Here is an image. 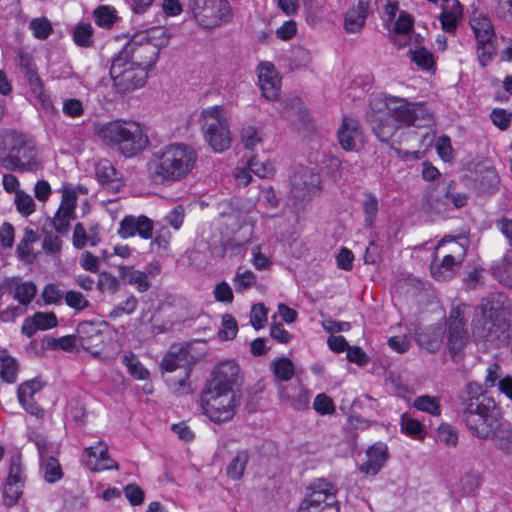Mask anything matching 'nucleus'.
<instances>
[{"label":"nucleus","mask_w":512,"mask_h":512,"mask_svg":"<svg viewBox=\"0 0 512 512\" xmlns=\"http://www.w3.org/2000/svg\"><path fill=\"white\" fill-rule=\"evenodd\" d=\"M85 465L91 471L117 469V463L109 457L108 447L104 442L85 449Z\"/></svg>","instance_id":"aec40b11"},{"label":"nucleus","mask_w":512,"mask_h":512,"mask_svg":"<svg viewBox=\"0 0 512 512\" xmlns=\"http://www.w3.org/2000/svg\"><path fill=\"white\" fill-rule=\"evenodd\" d=\"M98 239L96 238L95 233L93 236H88L84 226L81 223H77L74 227L73 231V244L76 248H83L87 244L92 246L96 245Z\"/></svg>","instance_id":"13d9d810"},{"label":"nucleus","mask_w":512,"mask_h":512,"mask_svg":"<svg viewBox=\"0 0 512 512\" xmlns=\"http://www.w3.org/2000/svg\"><path fill=\"white\" fill-rule=\"evenodd\" d=\"M110 75L117 91L126 93L142 87L146 82L148 73L145 68L120 51L113 58Z\"/></svg>","instance_id":"1a4fd4ad"},{"label":"nucleus","mask_w":512,"mask_h":512,"mask_svg":"<svg viewBox=\"0 0 512 512\" xmlns=\"http://www.w3.org/2000/svg\"><path fill=\"white\" fill-rule=\"evenodd\" d=\"M321 192V179L318 173L307 167H298L290 177V193L295 205L302 207Z\"/></svg>","instance_id":"ddd939ff"},{"label":"nucleus","mask_w":512,"mask_h":512,"mask_svg":"<svg viewBox=\"0 0 512 512\" xmlns=\"http://www.w3.org/2000/svg\"><path fill=\"white\" fill-rule=\"evenodd\" d=\"M502 378L501 366L496 362L491 363L486 369V376L484 379L485 388L498 387V381Z\"/></svg>","instance_id":"69168bd1"},{"label":"nucleus","mask_w":512,"mask_h":512,"mask_svg":"<svg viewBox=\"0 0 512 512\" xmlns=\"http://www.w3.org/2000/svg\"><path fill=\"white\" fill-rule=\"evenodd\" d=\"M59 192L61 193V203L55 213L53 224L58 232L63 233L67 231L71 220L75 217L78 196L87 194L88 189L83 185L74 186L63 183Z\"/></svg>","instance_id":"dca6fc26"},{"label":"nucleus","mask_w":512,"mask_h":512,"mask_svg":"<svg viewBox=\"0 0 512 512\" xmlns=\"http://www.w3.org/2000/svg\"><path fill=\"white\" fill-rule=\"evenodd\" d=\"M240 368L233 360L218 363L212 370L205 387L228 393H236L235 387L239 378Z\"/></svg>","instance_id":"f3484780"},{"label":"nucleus","mask_w":512,"mask_h":512,"mask_svg":"<svg viewBox=\"0 0 512 512\" xmlns=\"http://www.w3.org/2000/svg\"><path fill=\"white\" fill-rule=\"evenodd\" d=\"M73 40L78 46H91L93 44L92 25L90 23H78L73 29Z\"/></svg>","instance_id":"de8ad7c7"},{"label":"nucleus","mask_w":512,"mask_h":512,"mask_svg":"<svg viewBox=\"0 0 512 512\" xmlns=\"http://www.w3.org/2000/svg\"><path fill=\"white\" fill-rule=\"evenodd\" d=\"M268 310L262 303L254 304L250 312V323L256 329L263 328L267 323Z\"/></svg>","instance_id":"052dcab7"},{"label":"nucleus","mask_w":512,"mask_h":512,"mask_svg":"<svg viewBox=\"0 0 512 512\" xmlns=\"http://www.w3.org/2000/svg\"><path fill=\"white\" fill-rule=\"evenodd\" d=\"M441 341L442 333L436 328H428L417 334L418 344L428 351L437 350L440 347Z\"/></svg>","instance_id":"4c0bfd02"},{"label":"nucleus","mask_w":512,"mask_h":512,"mask_svg":"<svg viewBox=\"0 0 512 512\" xmlns=\"http://www.w3.org/2000/svg\"><path fill=\"white\" fill-rule=\"evenodd\" d=\"M171 35L165 27L157 26L135 33L121 50L148 71L156 64L160 51L167 47Z\"/></svg>","instance_id":"423d86ee"},{"label":"nucleus","mask_w":512,"mask_h":512,"mask_svg":"<svg viewBox=\"0 0 512 512\" xmlns=\"http://www.w3.org/2000/svg\"><path fill=\"white\" fill-rule=\"evenodd\" d=\"M77 338L84 350L92 355L99 353L98 347L103 343V334L97 323L81 322L77 327Z\"/></svg>","instance_id":"4be33fe9"},{"label":"nucleus","mask_w":512,"mask_h":512,"mask_svg":"<svg viewBox=\"0 0 512 512\" xmlns=\"http://www.w3.org/2000/svg\"><path fill=\"white\" fill-rule=\"evenodd\" d=\"M121 275L128 284L134 286L139 292H145L151 286L149 275L145 272L124 267L121 269Z\"/></svg>","instance_id":"f704fd0d"},{"label":"nucleus","mask_w":512,"mask_h":512,"mask_svg":"<svg viewBox=\"0 0 512 512\" xmlns=\"http://www.w3.org/2000/svg\"><path fill=\"white\" fill-rule=\"evenodd\" d=\"M122 363L135 379L145 380L149 377V371L140 363L135 354L131 352L125 353L122 358Z\"/></svg>","instance_id":"58836bf2"},{"label":"nucleus","mask_w":512,"mask_h":512,"mask_svg":"<svg viewBox=\"0 0 512 512\" xmlns=\"http://www.w3.org/2000/svg\"><path fill=\"white\" fill-rule=\"evenodd\" d=\"M199 123L203 138L215 153L229 149L232 143L227 113L222 106H210L201 111Z\"/></svg>","instance_id":"6e6552de"},{"label":"nucleus","mask_w":512,"mask_h":512,"mask_svg":"<svg viewBox=\"0 0 512 512\" xmlns=\"http://www.w3.org/2000/svg\"><path fill=\"white\" fill-rule=\"evenodd\" d=\"M435 150L440 159L444 162H451L455 157L451 139L447 135H441L436 138Z\"/></svg>","instance_id":"8fccbe9b"},{"label":"nucleus","mask_w":512,"mask_h":512,"mask_svg":"<svg viewBox=\"0 0 512 512\" xmlns=\"http://www.w3.org/2000/svg\"><path fill=\"white\" fill-rule=\"evenodd\" d=\"M438 258L433 259L430 270L431 275L434 279L438 281H447L452 279L462 262L456 260H449L447 258L441 257V260L438 261Z\"/></svg>","instance_id":"2f4dec72"},{"label":"nucleus","mask_w":512,"mask_h":512,"mask_svg":"<svg viewBox=\"0 0 512 512\" xmlns=\"http://www.w3.org/2000/svg\"><path fill=\"white\" fill-rule=\"evenodd\" d=\"M493 274L503 285L512 288V255H507L503 261L493 268Z\"/></svg>","instance_id":"49530a36"},{"label":"nucleus","mask_w":512,"mask_h":512,"mask_svg":"<svg viewBox=\"0 0 512 512\" xmlns=\"http://www.w3.org/2000/svg\"><path fill=\"white\" fill-rule=\"evenodd\" d=\"M95 22L102 28H110L116 20V11L109 6H100L94 11Z\"/></svg>","instance_id":"3c124183"},{"label":"nucleus","mask_w":512,"mask_h":512,"mask_svg":"<svg viewBox=\"0 0 512 512\" xmlns=\"http://www.w3.org/2000/svg\"><path fill=\"white\" fill-rule=\"evenodd\" d=\"M491 121L500 130H506L512 120V113L502 108H495L490 114Z\"/></svg>","instance_id":"e2e57ef3"},{"label":"nucleus","mask_w":512,"mask_h":512,"mask_svg":"<svg viewBox=\"0 0 512 512\" xmlns=\"http://www.w3.org/2000/svg\"><path fill=\"white\" fill-rule=\"evenodd\" d=\"M313 407L321 415L332 414L335 410L332 399L325 394L316 396Z\"/></svg>","instance_id":"774afa93"},{"label":"nucleus","mask_w":512,"mask_h":512,"mask_svg":"<svg viewBox=\"0 0 512 512\" xmlns=\"http://www.w3.org/2000/svg\"><path fill=\"white\" fill-rule=\"evenodd\" d=\"M10 289L12 290V300L23 305L25 309L37 293L36 285L31 281H11L0 287V290L10 291Z\"/></svg>","instance_id":"c85d7f7f"},{"label":"nucleus","mask_w":512,"mask_h":512,"mask_svg":"<svg viewBox=\"0 0 512 512\" xmlns=\"http://www.w3.org/2000/svg\"><path fill=\"white\" fill-rule=\"evenodd\" d=\"M296 397L292 398L286 389H282L280 396L283 400H286L290 405L297 409L302 410L308 407L310 401V395L306 389L301 386L294 387Z\"/></svg>","instance_id":"ea45409f"},{"label":"nucleus","mask_w":512,"mask_h":512,"mask_svg":"<svg viewBox=\"0 0 512 512\" xmlns=\"http://www.w3.org/2000/svg\"><path fill=\"white\" fill-rule=\"evenodd\" d=\"M258 83L267 100H276L281 91V78L274 64L261 62L257 67Z\"/></svg>","instance_id":"6ab92c4d"},{"label":"nucleus","mask_w":512,"mask_h":512,"mask_svg":"<svg viewBox=\"0 0 512 512\" xmlns=\"http://www.w3.org/2000/svg\"><path fill=\"white\" fill-rule=\"evenodd\" d=\"M238 332V325L235 318L230 314H225L222 317V328L218 332L221 340H231Z\"/></svg>","instance_id":"bf43d9fd"},{"label":"nucleus","mask_w":512,"mask_h":512,"mask_svg":"<svg viewBox=\"0 0 512 512\" xmlns=\"http://www.w3.org/2000/svg\"><path fill=\"white\" fill-rule=\"evenodd\" d=\"M200 403L203 413L211 421L226 422L235 415L237 395L205 387L201 393Z\"/></svg>","instance_id":"9d476101"},{"label":"nucleus","mask_w":512,"mask_h":512,"mask_svg":"<svg viewBox=\"0 0 512 512\" xmlns=\"http://www.w3.org/2000/svg\"><path fill=\"white\" fill-rule=\"evenodd\" d=\"M12 290H0V320L3 322H13L19 316L26 312V309L20 303L12 302Z\"/></svg>","instance_id":"7c9ffc66"},{"label":"nucleus","mask_w":512,"mask_h":512,"mask_svg":"<svg viewBox=\"0 0 512 512\" xmlns=\"http://www.w3.org/2000/svg\"><path fill=\"white\" fill-rule=\"evenodd\" d=\"M247 451H239L226 468L227 475L233 480H239L245 471L248 463Z\"/></svg>","instance_id":"37998d69"},{"label":"nucleus","mask_w":512,"mask_h":512,"mask_svg":"<svg viewBox=\"0 0 512 512\" xmlns=\"http://www.w3.org/2000/svg\"><path fill=\"white\" fill-rule=\"evenodd\" d=\"M249 169L260 178H268L274 175L275 168L270 161L260 162L257 157L248 160Z\"/></svg>","instance_id":"5fc2aeb1"},{"label":"nucleus","mask_w":512,"mask_h":512,"mask_svg":"<svg viewBox=\"0 0 512 512\" xmlns=\"http://www.w3.org/2000/svg\"><path fill=\"white\" fill-rule=\"evenodd\" d=\"M467 240L465 238L454 239L453 237H444L436 246L434 257L447 258L463 262L466 255Z\"/></svg>","instance_id":"a878e982"},{"label":"nucleus","mask_w":512,"mask_h":512,"mask_svg":"<svg viewBox=\"0 0 512 512\" xmlns=\"http://www.w3.org/2000/svg\"><path fill=\"white\" fill-rule=\"evenodd\" d=\"M189 8L197 23L206 29L220 26L230 16L227 0H190Z\"/></svg>","instance_id":"f8f14e48"},{"label":"nucleus","mask_w":512,"mask_h":512,"mask_svg":"<svg viewBox=\"0 0 512 512\" xmlns=\"http://www.w3.org/2000/svg\"><path fill=\"white\" fill-rule=\"evenodd\" d=\"M25 474L19 457H13L10 462L8 477L3 488L5 506H14L22 496Z\"/></svg>","instance_id":"a211bd4d"},{"label":"nucleus","mask_w":512,"mask_h":512,"mask_svg":"<svg viewBox=\"0 0 512 512\" xmlns=\"http://www.w3.org/2000/svg\"><path fill=\"white\" fill-rule=\"evenodd\" d=\"M337 137L340 146L344 150H356L357 143L362 139V133L358 121L352 117H343L342 123L337 132Z\"/></svg>","instance_id":"b1692460"},{"label":"nucleus","mask_w":512,"mask_h":512,"mask_svg":"<svg viewBox=\"0 0 512 512\" xmlns=\"http://www.w3.org/2000/svg\"><path fill=\"white\" fill-rule=\"evenodd\" d=\"M440 22L446 32H454L463 16V8L458 0H445L440 4Z\"/></svg>","instance_id":"bb28decb"},{"label":"nucleus","mask_w":512,"mask_h":512,"mask_svg":"<svg viewBox=\"0 0 512 512\" xmlns=\"http://www.w3.org/2000/svg\"><path fill=\"white\" fill-rule=\"evenodd\" d=\"M369 0H359L357 5L348 9L345 15L344 28L348 33L359 32L365 24Z\"/></svg>","instance_id":"c756f323"},{"label":"nucleus","mask_w":512,"mask_h":512,"mask_svg":"<svg viewBox=\"0 0 512 512\" xmlns=\"http://www.w3.org/2000/svg\"><path fill=\"white\" fill-rule=\"evenodd\" d=\"M187 360V351L182 347L172 346L162 361V368L173 372L182 367Z\"/></svg>","instance_id":"c9c22d12"},{"label":"nucleus","mask_w":512,"mask_h":512,"mask_svg":"<svg viewBox=\"0 0 512 512\" xmlns=\"http://www.w3.org/2000/svg\"><path fill=\"white\" fill-rule=\"evenodd\" d=\"M438 442L448 447H455L458 443V434L454 428L448 424H441L436 431Z\"/></svg>","instance_id":"4d7b16f0"},{"label":"nucleus","mask_w":512,"mask_h":512,"mask_svg":"<svg viewBox=\"0 0 512 512\" xmlns=\"http://www.w3.org/2000/svg\"><path fill=\"white\" fill-rule=\"evenodd\" d=\"M241 143L246 150L253 151L261 142V131L254 126L244 127L240 132Z\"/></svg>","instance_id":"09e8293b"},{"label":"nucleus","mask_w":512,"mask_h":512,"mask_svg":"<svg viewBox=\"0 0 512 512\" xmlns=\"http://www.w3.org/2000/svg\"><path fill=\"white\" fill-rule=\"evenodd\" d=\"M196 150L185 143H170L155 151L147 163V173L155 184L178 182L195 168Z\"/></svg>","instance_id":"7ed1b4c3"},{"label":"nucleus","mask_w":512,"mask_h":512,"mask_svg":"<svg viewBox=\"0 0 512 512\" xmlns=\"http://www.w3.org/2000/svg\"><path fill=\"white\" fill-rule=\"evenodd\" d=\"M469 306L464 303L453 304L447 320V340L449 352L457 357L468 343L465 316Z\"/></svg>","instance_id":"2eb2a0df"},{"label":"nucleus","mask_w":512,"mask_h":512,"mask_svg":"<svg viewBox=\"0 0 512 512\" xmlns=\"http://www.w3.org/2000/svg\"><path fill=\"white\" fill-rule=\"evenodd\" d=\"M138 217L129 215L123 218L120 222L118 234L122 238H129L136 235Z\"/></svg>","instance_id":"0e129e2a"},{"label":"nucleus","mask_w":512,"mask_h":512,"mask_svg":"<svg viewBox=\"0 0 512 512\" xmlns=\"http://www.w3.org/2000/svg\"><path fill=\"white\" fill-rule=\"evenodd\" d=\"M413 28L412 17L404 11H401L390 31V36L394 44L402 47L405 43L398 40V37H406L410 34Z\"/></svg>","instance_id":"72a5a7b5"},{"label":"nucleus","mask_w":512,"mask_h":512,"mask_svg":"<svg viewBox=\"0 0 512 512\" xmlns=\"http://www.w3.org/2000/svg\"><path fill=\"white\" fill-rule=\"evenodd\" d=\"M413 406L417 410L433 416H439L441 414L440 403L437 397L429 395L419 396L414 400Z\"/></svg>","instance_id":"a18cd8bd"},{"label":"nucleus","mask_w":512,"mask_h":512,"mask_svg":"<svg viewBox=\"0 0 512 512\" xmlns=\"http://www.w3.org/2000/svg\"><path fill=\"white\" fill-rule=\"evenodd\" d=\"M373 131L382 142L392 140L402 127H428L433 115L423 103H412L405 98L381 94L370 101L367 115Z\"/></svg>","instance_id":"f257e3e1"},{"label":"nucleus","mask_w":512,"mask_h":512,"mask_svg":"<svg viewBox=\"0 0 512 512\" xmlns=\"http://www.w3.org/2000/svg\"><path fill=\"white\" fill-rule=\"evenodd\" d=\"M470 25L477 43V56L480 64L486 66L495 55V31L488 17L480 12H473Z\"/></svg>","instance_id":"4468645a"},{"label":"nucleus","mask_w":512,"mask_h":512,"mask_svg":"<svg viewBox=\"0 0 512 512\" xmlns=\"http://www.w3.org/2000/svg\"><path fill=\"white\" fill-rule=\"evenodd\" d=\"M470 401L464 411V420L471 433L480 438H492L503 451L512 450V428L502 418V410L492 397L482 393L481 385H467Z\"/></svg>","instance_id":"f03ea898"},{"label":"nucleus","mask_w":512,"mask_h":512,"mask_svg":"<svg viewBox=\"0 0 512 512\" xmlns=\"http://www.w3.org/2000/svg\"><path fill=\"white\" fill-rule=\"evenodd\" d=\"M96 175L103 185L112 183L117 179V171L108 160H101L97 163Z\"/></svg>","instance_id":"603ef678"},{"label":"nucleus","mask_w":512,"mask_h":512,"mask_svg":"<svg viewBox=\"0 0 512 512\" xmlns=\"http://www.w3.org/2000/svg\"><path fill=\"white\" fill-rule=\"evenodd\" d=\"M0 164L14 171H36L40 167L35 147L12 131L0 136Z\"/></svg>","instance_id":"0eeeda50"},{"label":"nucleus","mask_w":512,"mask_h":512,"mask_svg":"<svg viewBox=\"0 0 512 512\" xmlns=\"http://www.w3.org/2000/svg\"><path fill=\"white\" fill-rule=\"evenodd\" d=\"M298 512H339L334 486L324 479L313 482Z\"/></svg>","instance_id":"9b49d317"},{"label":"nucleus","mask_w":512,"mask_h":512,"mask_svg":"<svg viewBox=\"0 0 512 512\" xmlns=\"http://www.w3.org/2000/svg\"><path fill=\"white\" fill-rule=\"evenodd\" d=\"M428 201H429V203L431 205V209H433L436 212L440 213V212H444L447 209H449V207H447L449 203H452L455 208H461V207L465 206L466 203H467V196L465 194H462V193H449V192H447L443 196V200L441 201V205L438 202H436L434 204L431 199H429Z\"/></svg>","instance_id":"a19ab883"},{"label":"nucleus","mask_w":512,"mask_h":512,"mask_svg":"<svg viewBox=\"0 0 512 512\" xmlns=\"http://www.w3.org/2000/svg\"><path fill=\"white\" fill-rule=\"evenodd\" d=\"M273 371L278 379L287 381L294 374V365L288 358H279L273 363Z\"/></svg>","instance_id":"6e6d98bb"},{"label":"nucleus","mask_w":512,"mask_h":512,"mask_svg":"<svg viewBox=\"0 0 512 512\" xmlns=\"http://www.w3.org/2000/svg\"><path fill=\"white\" fill-rule=\"evenodd\" d=\"M42 389L40 380L32 379L22 383L18 387L17 396L21 406L29 414L41 418L44 415V410L34 401V395Z\"/></svg>","instance_id":"412c9836"},{"label":"nucleus","mask_w":512,"mask_h":512,"mask_svg":"<svg viewBox=\"0 0 512 512\" xmlns=\"http://www.w3.org/2000/svg\"><path fill=\"white\" fill-rule=\"evenodd\" d=\"M29 28L33 35L41 40L47 39L53 31L50 21L44 17L32 19Z\"/></svg>","instance_id":"864d4df0"},{"label":"nucleus","mask_w":512,"mask_h":512,"mask_svg":"<svg viewBox=\"0 0 512 512\" xmlns=\"http://www.w3.org/2000/svg\"><path fill=\"white\" fill-rule=\"evenodd\" d=\"M256 283V276L252 271L246 270L243 272H237L233 284L237 292H243Z\"/></svg>","instance_id":"680f3d73"},{"label":"nucleus","mask_w":512,"mask_h":512,"mask_svg":"<svg viewBox=\"0 0 512 512\" xmlns=\"http://www.w3.org/2000/svg\"><path fill=\"white\" fill-rule=\"evenodd\" d=\"M400 430L406 436L417 441H423L427 435L425 426L407 413L401 415Z\"/></svg>","instance_id":"473e14b6"},{"label":"nucleus","mask_w":512,"mask_h":512,"mask_svg":"<svg viewBox=\"0 0 512 512\" xmlns=\"http://www.w3.org/2000/svg\"><path fill=\"white\" fill-rule=\"evenodd\" d=\"M97 137L107 146L117 149L125 157H133L149 145L144 127L135 121L117 119L103 123L96 130Z\"/></svg>","instance_id":"39448f33"},{"label":"nucleus","mask_w":512,"mask_h":512,"mask_svg":"<svg viewBox=\"0 0 512 512\" xmlns=\"http://www.w3.org/2000/svg\"><path fill=\"white\" fill-rule=\"evenodd\" d=\"M14 205L16 210L24 217H28L36 211V203L33 197L23 190L16 191Z\"/></svg>","instance_id":"79ce46f5"},{"label":"nucleus","mask_w":512,"mask_h":512,"mask_svg":"<svg viewBox=\"0 0 512 512\" xmlns=\"http://www.w3.org/2000/svg\"><path fill=\"white\" fill-rule=\"evenodd\" d=\"M35 444L38 448L41 466L47 482L53 483L62 478V469L56 458L50 455V446L44 438H37Z\"/></svg>","instance_id":"5701e85b"},{"label":"nucleus","mask_w":512,"mask_h":512,"mask_svg":"<svg viewBox=\"0 0 512 512\" xmlns=\"http://www.w3.org/2000/svg\"><path fill=\"white\" fill-rule=\"evenodd\" d=\"M506 300L504 294H492L475 308L472 334L476 341L497 347L508 341L511 311L505 305Z\"/></svg>","instance_id":"20e7f679"},{"label":"nucleus","mask_w":512,"mask_h":512,"mask_svg":"<svg viewBox=\"0 0 512 512\" xmlns=\"http://www.w3.org/2000/svg\"><path fill=\"white\" fill-rule=\"evenodd\" d=\"M411 60L422 70L432 71L435 68V59L431 51L418 47L410 52Z\"/></svg>","instance_id":"c03bdc74"},{"label":"nucleus","mask_w":512,"mask_h":512,"mask_svg":"<svg viewBox=\"0 0 512 512\" xmlns=\"http://www.w3.org/2000/svg\"><path fill=\"white\" fill-rule=\"evenodd\" d=\"M17 371L18 366L16 360L9 356L6 350L0 351L1 378L8 383H13L16 380Z\"/></svg>","instance_id":"e433bc0d"},{"label":"nucleus","mask_w":512,"mask_h":512,"mask_svg":"<svg viewBox=\"0 0 512 512\" xmlns=\"http://www.w3.org/2000/svg\"><path fill=\"white\" fill-rule=\"evenodd\" d=\"M29 84V101L37 108L45 111L53 109V103L49 92L44 88V85L39 76H29L27 79Z\"/></svg>","instance_id":"cd10ccee"},{"label":"nucleus","mask_w":512,"mask_h":512,"mask_svg":"<svg viewBox=\"0 0 512 512\" xmlns=\"http://www.w3.org/2000/svg\"><path fill=\"white\" fill-rule=\"evenodd\" d=\"M367 460L360 466V471L366 475L375 476L384 466L389 457L388 447L377 442L366 451Z\"/></svg>","instance_id":"393cba45"},{"label":"nucleus","mask_w":512,"mask_h":512,"mask_svg":"<svg viewBox=\"0 0 512 512\" xmlns=\"http://www.w3.org/2000/svg\"><path fill=\"white\" fill-rule=\"evenodd\" d=\"M33 318L39 330H48L57 325L56 315L52 312H37Z\"/></svg>","instance_id":"338daca9"}]
</instances>
